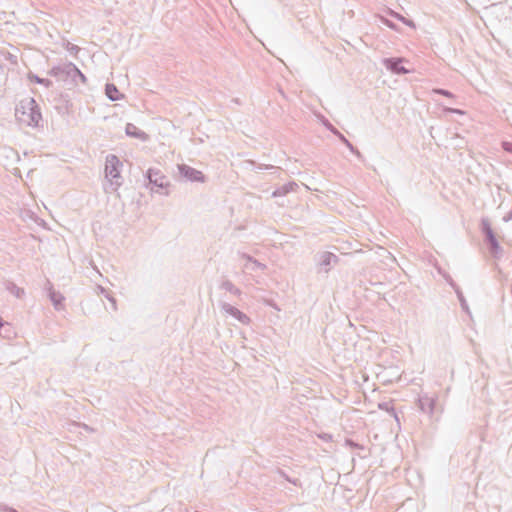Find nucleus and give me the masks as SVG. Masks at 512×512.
Here are the masks:
<instances>
[{"mask_svg":"<svg viewBox=\"0 0 512 512\" xmlns=\"http://www.w3.org/2000/svg\"><path fill=\"white\" fill-rule=\"evenodd\" d=\"M131 132H133V129H130L129 130V126L127 127V133L131 134Z\"/></svg>","mask_w":512,"mask_h":512,"instance_id":"1a4fd4ad","label":"nucleus"},{"mask_svg":"<svg viewBox=\"0 0 512 512\" xmlns=\"http://www.w3.org/2000/svg\"><path fill=\"white\" fill-rule=\"evenodd\" d=\"M484 231H485V233H486V235H487L491 245L494 246V247L497 246L496 238H495V236H494V234L492 232V229L490 228V226L488 224L484 225Z\"/></svg>","mask_w":512,"mask_h":512,"instance_id":"39448f33","label":"nucleus"},{"mask_svg":"<svg viewBox=\"0 0 512 512\" xmlns=\"http://www.w3.org/2000/svg\"><path fill=\"white\" fill-rule=\"evenodd\" d=\"M437 93L439 94H442V95H445V96H451V94L447 91H444V90H436Z\"/></svg>","mask_w":512,"mask_h":512,"instance_id":"0eeeda50","label":"nucleus"},{"mask_svg":"<svg viewBox=\"0 0 512 512\" xmlns=\"http://www.w3.org/2000/svg\"><path fill=\"white\" fill-rule=\"evenodd\" d=\"M402 60H387L386 65L389 69H391L395 73H407L408 71L401 66Z\"/></svg>","mask_w":512,"mask_h":512,"instance_id":"7ed1b4c3","label":"nucleus"},{"mask_svg":"<svg viewBox=\"0 0 512 512\" xmlns=\"http://www.w3.org/2000/svg\"><path fill=\"white\" fill-rule=\"evenodd\" d=\"M503 147L506 151L512 152V143L506 142L504 143Z\"/></svg>","mask_w":512,"mask_h":512,"instance_id":"423d86ee","label":"nucleus"},{"mask_svg":"<svg viewBox=\"0 0 512 512\" xmlns=\"http://www.w3.org/2000/svg\"><path fill=\"white\" fill-rule=\"evenodd\" d=\"M131 132H133V129H130L129 130V126L127 127V133L131 134Z\"/></svg>","mask_w":512,"mask_h":512,"instance_id":"6e6552de","label":"nucleus"},{"mask_svg":"<svg viewBox=\"0 0 512 512\" xmlns=\"http://www.w3.org/2000/svg\"><path fill=\"white\" fill-rule=\"evenodd\" d=\"M18 122L27 127L38 126L41 121V113L33 98L23 99L16 108Z\"/></svg>","mask_w":512,"mask_h":512,"instance_id":"f257e3e1","label":"nucleus"},{"mask_svg":"<svg viewBox=\"0 0 512 512\" xmlns=\"http://www.w3.org/2000/svg\"><path fill=\"white\" fill-rule=\"evenodd\" d=\"M120 160L114 156H108L105 164V174L110 180H118L120 178Z\"/></svg>","mask_w":512,"mask_h":512,"instance_id":"f03ea898","label":"nucleus"},{"mask_svg":"<svg viewBox=\"0 0 512 512\" xmlns=\"http://www.w3.org/2000/svg\"><path fill=\"white\" fill-rule=\"evenodd\" d=\"M106 94L111 100H119L121 98L120 92L112 84H108L106 86Z\"/></svg>","mask_w":512,"mask_h":512,"instance_id":"20e7f679","label":"nucleus"}]
</instances>
